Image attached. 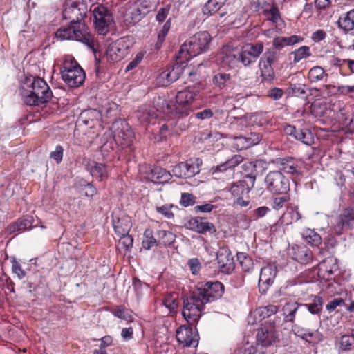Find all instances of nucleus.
I'll return each mask as SVG.
<instances>
[{"instance_id": "39", "label": "nucleus", "mask_w": 354, "mask_h": 354, "mask_svg": "<svg viewBox=\"0 0 354 354\" xmlns=\"http://www.w3.org/2000/svg\"><path fill=\"white\" fill-rule=\"evenodd\" d=\"M308 90V86L304 84H292L290 83L289 86L286 89V93L289 96L298 97L304 98L306 96V91Z\"/></svg>"}, {"instance_id": "33", "label": "nucleus", "mask_w": 354, "mask_h": 354, "mask_svg": "<svg viewBox=\"0 0 354 354\" xmlns=\"http://www.w3.org/2000/svg\"><path fill=\"white\" fill-rule=\"evenodd\" d=\"M338 259L334 256H330L325 258L319 264L318 274L324 275L326 274V271L330 269L331 271L339 270Z\"/></svg>"}, {"instance_id": "8", "label": "nucleus", "mask_w": 354, "mask_h": 354, "mask_svg": "<svg viewBox=\"0 0 354 354\" xmlns=\"http://www.w3.org/2000/svg\"><path fill=\"white\" fill-rule=\"evenodd\" d=\"M86 6L81 0H68L62 12L63 17L70 20V24L85 29L84 24L81 21L86 16Z\"/></svg>"}, {"instance_id": "27", "label": "nucleus", "mask_w": 354, "mask_h": 354, "mask_svg": "<svg viewBox=\"0 0 354 354\" xmlns=\"http://www.w3.org/2000/svg\"><path fill=\"white\" fill-rule=\"evenodd\" d=\"M176 63L169 66L166 70L170 73V76L171 77V80L174 82L176 81L179 79L180 75L183 73V72L187 69V60H184L183 58H180L178 56V52L176 53Z\"/></svg>"}, {"instance_id": "58", "label": "nucleus", "mask_w": 354, "mask_h": 354, "mask_svg": "<svg viewBox=\"0 0 354 354\" xmlns=\"http://www.w3.org/2000/svg\"><path fill=\"white\" fill-rule=\"evenodd\" d=\"M236 59L237 67L239 66V64H241L245 67H249L252 64V61L249 59L245 54V52L244 50H243L242 46L237 48Z\"/></svg>"}, {"instance_id": "45", "label": "nucleus", "mask_w": 354, "mask_h": 354, "mask_svg": "<svg viewBox=\"0 0 354 354\" xmlns=\"http://www.w3.org/2000/svg\"><path fill=\"white\" fill-rule=\"evenodd\" d=\"M171 28V18L167 19L165 24L162 26V29L158 33L157 41L154 44V49L159 50L164 41H165L166 36Z\"/></svg>"}, {"instance_id": "18", "label": "nucleus", "mask_w": 354, "mask_h": 354, "mask_svg": "<svg viewBox=\"0 0 354 354\" xmlns=\"http://www.w3.org/2000/svg\"><path fill=\"white\" fill-rule=\"evenodd\" d=\"M277 272L276 268L270 265L261 269L258 288L261 295H266L270 287L273 284Z\"/></svg>"}, {"instance_id": "17", "label": "nucleus", "mask_w": 354, "mask_h": 354, "mask_svg": "<svg viewBox=\"0 0 354 354\" xmlns=\"http://www.w3.org/2000/svg\"><path fill=\"white\" fill-rule=\"evenodd\" d=\"M354 228V207L344 209L338 216V222L334 227V232L341 235L345 230Z\"/></svg>"}, {"instance_id": "4", "label": "nucleus", "mask_w": 354, "mask_h": 354, "mask_svg": "<svg viewBox=\"0 0 354 354\" xmlns=\"http://www.w3.org/2000/svg\"><path fill=\"white\" fill-rule=\"evenodd\" d=\"M22 83L27 86V88L21 91L25 104L30 106H39L51 100L52 91L42 78L31 75H26Z\"/></svg>"}, {"instance_id": "9", "label": "nucleus", "mask_w": 354, "mask_h": 354, "mask_svg": "<svg viewBox=\"0 0 354 354\" xmlns=\"http://www.w3.org/2000/svg\"><path fill=\"white\" fill-rule=\"evenodd\" d=\"M266 187L273 194H285L290 189V182L283 174L278 170L270 171L264 180Z\"/></svg>"}, {"instance_id": "57", "label": "nucleus", "mask_w": 354, "mask_h": 354, "mask_svg": "<svg viewBox=\"0 0 354 354\" xmlns=\"http://www.w3.org/2000/svg\"><path fill=\"white\" fill-rule=\"evenodd\" d=\"M275 6L276 4L274 0H257L255 4V8L257 12L263 14Z\"/></svg>"}, {"instance_id": "11", "label": "nucleus", "mask_w": 354, "mask_h": 354, "mask_svg": "<svg viewBox=\"0 0 354 354\" xmlns=\"http://www.w3.org/2000/svg\"><path fill=\"white\" fill-rule=\"evenodd\" d=\"M203 161L199 158H189L174 166L173 175L179 178H189L198 174L201 171Z\"/></svg>"}, {"instance_id": "43", "label": "nucleus", "mask_w": 354, "mask_h": 354, "mask_svg": "<svg viewBox=\"0 0 354 354\" xmlns=\"http://www.w3.org/2000/svg\"><path fill=\"white\" fill-rule=\"evenodd\" d=\"M301 304L297 302H288L283 307L284 319L286 322H293L295 318V314L299 306Z\"/></svg>"}, {"instance_id": "2", "label": "nucleus", "mask_w": 354, "mask_h": 354, "mask_svg": "<svg viewBox=\"0 0 354 354\" xmlns=\"http://www.w3.org/2000/svg\"><path fill=\"white\" fill-rule=\"evenodd\" d=\"M224 291V285L218 281H209L197 287L183 297L182 314L185 319L190 324L198 322L205 305L221 299Z\"/></svg>"}, {"instance_id": "47", "label": "nucleus", "mask_w": 354, "mask_h": 354, "mask_svg": "<svg viewBox=\"0 0 354 354\" xmlns=\"http://www.w3.org/2000/svg\"><path fill=\"white\" fill-rule=\"evenodd\" d=\"M277 51L273 48L267 49L261 57L259 66L266 65L272 66V64L277 62Z\"/></svg>"}, {"instance_id": "59", "label": "nucleus", "mask_w": 354, "mask_h": 354, "mask_svg": "<svg viewBox=\"0 0 354 354\" xmlns=\"http://www.w3.org/2000/svg\"><path fill=\"white\" fill-rule=\"evenodd\" d=\"M174 207L172 204H165L162 206H156V210L158 213L162 214L165 217L168 219L173 218L174 214L171 211V209Z\"/></svg>"}, {"instance_id": "5", "label": "nucleus", "mask_w": 354, "mask_h": 354, "mask_svg": "<svg viewBox=\"0 0 354 354\" xmlns=\"http://www.w3.org/2000/svg\"><path fill=\"white\" fill-rule=\"evenodd\" d=\"M212 37L207 31L198 32L190 37L178 50V56L184 60L207 52L210 46Z\"/></svg>"}, {"instance_id": "49", "label": "nucleus", "mask_w": 354, "mask_h": 354, "mask_svg": "<svg viewBox=\"0 0 354 354\" xmlns=\"http://www.w3.org/2000/svg\"><path fill=\"white\" fill-rule=\"evenodd\" d=\"M267 347L257 342L255 346H251L248 348L239 349L234 354H266V348Z\"/></svg>"}, {"instance_id": "28", "label": "nucleus", "mask_w": 354, "mask_h": 354, "mask_svg": "<svg viewBox=\"0 0 354 354\" xmlns=\"http://www.w3.org/2000/svg\"><path fill=\"white\" fill-rule=\"evenodd\" d=\"M32 216L29 215L23 216L16 222L9 225L7 227V231L9 234H13L27 229H30L32 225Z\"/></svg>"}, {"instance_id": "20", "label": "nucleus", "mask_w": 354, "mask_h": 354, "mask_svg": "<svg viewBox=\"0 0 354 354\" xmlns=\"http://www.w3.org/2000/svg\"><path fill=\"white\" fill-rule=\"evenodd\" d=\"M288 256L294 261L306 265L313 259L312 251L304 245H293L288 251Z\"/></svg>"}, {"instance_id": "36", "label": "nucleus", "mask_w": 354, "mask_h": 354, "mask_svg": "<svg viewBox=\"0 0 354 354\" xmlns=\"http://www.w3.org/2000/svg\"><path fill=\"white\" fill-rule=\"evenodd\" d=\"M301 215L299 212L297 206L288 207L287 210L283 214L280 220L282 223L286 225L291 224L301 219Z\"/></svg>"}, {"instance_id": "26", "label": "nucleus", "mask_w": 354, "mask_h": 354, "mask_svg": "<svg viewBox=\"0 0 354 354\" xmlns=\"http://www.w3.org/2000/svg\"><path fill=\"white\" fill-rule=\"evenodd\" d=\"M113 225L114 230L118 236L127 235L131 228V218L127 216L113 217Z\"/></svg>"}, {"instance_id": "30", "label": "nucleus", "mask_w": 354, "mask_h": 354, "mask_svg": "<svg viewBox=\"0 0 354 354\" xmlns=\"http://www.w3.org/2000/svg\"><path fill=\"white\" fill-rule=\"evenodd\" d=\"M243 50L245 52L246 55L254 64L263 51V44L258 41L255 43H247L242 46Z\"/></svg>"}, {"instance_id": "38", "label": "nucleus", "mask_w": 354, "mask_h": 354, "mask_svg": "<svg viewBox=\"0 0 354 354\" xmlns=\"http://www.w3.org/2000/svg\"><path fill=\"white\" fill-rule=\"evenodd\" d=\"M302 237L307 243L313 247H318L322 242V236L315 230L309 228L303 231Z\"/></svg>"}, {"instance_id": "64", "label": "nucleus", "mask_w": 354, "mask_h": 354, "mask_svg": "<svg viewBox=\"0 0 354 354\" xmlns=\"http://www.w3.org/2000/svg\"><path fill=\"white\" fill-rule=\"evenodd\" d=\"M337 91L341 95H349L350 97H354V85L353 86H338Z\"/></svg>"}, {"instance_id": "51", "label": "nucleus", "mask_w": 354, "mask_h": 354, "mask_svg": "<svg viewBox=\"0 0 354 354\" xmlns=\"http://www.w3.org/2000/svg\"><path fill=\"white\" fill-rule=\"evenodd\" d=\"M157 236L159 239L158 243L164 245H169L175 240V235L169 231L158 230Z\"/></svg>"}, {"instance_id": "14", "label": "nucleus", "mask_w": 354, "mask_h": 354, "mask_svg": "<svg viewBox=\"0 0 354 354\" xmlns=\"http://www.w3.org/2000/svg\"><path fill=\"white\" fill-rule=\"evenodd\" d=\"M189 326L183 325L180 326L176 331V339L180 344L186 347H196L198 344L199 335L197 329L195 327L192 328V326L196 324H190L187 322Z\"/></svg>"}, {"instance_id": "50", "label": "nucleus", "mask_w": 354, "mask_h": 354, "mask_svg": "<svg viewBox=\"0 0 354 354\" xmlns=\"http://www.w3.org/2000/svg\"><path fill=\"white\" fill-rule=\"evenodd\" d=\"M264 17H266V19L273 24H278L279 21H281L282 19L281 17V14L277 8V5L274 6L270 10L265 12L262 14Z\"/></svg>"}, {"instance_id": "1", "label": "nucleus", "mask_w": 354, "mask_h": 354, "mask_svg": "<svg viewBox=\"0 0 354 354\" xmlns=\"http://www.w3.org/2000/svg\"><path fill=\"white\" fill-rule=\"evenodd\" d=\"M198 93L199 89L195 86H187L176 95L171 114L176 119V127L181 131L189 128V122L193 119L203 121L210 119L214 115V112L210 108L193 105Z\"/></svg>"}, {"instance_id": "24", "label": "nucleus", "mask_w": 354, "mask_h": 354, "mask_svg": "<svg viewBox=\"0 0 354 354\" xmlns=\"http://www.w3.org/2000/svg\"><path fill=\"white\" fill-rule=\"evenodd\" d=\"M86 169L99 181H104L109 176L108 166L104 163L89 160L85 165Z\"/></svg>"}, {"instance_id": "7", "label": "nucleus", "mask_w": 354, "mask_h": 354, "mask_svg": "<svg viewBox=\"0 0 354 354\" xmlns=\"http://www.w3.org/2000/svg\"><path fill=\"white\" fill-rule=\"evenodd\" d=\"M92 12L95 30L102 35H106L110 30L111 25L114 23L111 11L103 4L93 6Z\"/></svg>"}, {"instance_id": "56", "label": "nucleus", "mask_w": 354, "mask_h": 354, "mask_svg": "<svg viewBox=\"0 0 354 354\" xmlns=\"http://www.w3.org/2000/svg\"><path fill=\"white\" fill-rule=\"evenodd\" d=\"M323 340L324 335L318 330H309L307 334L306 339H305L306 342L313 345L317 344L319 342H322Z\"/></svg>"}, {"instance_id": "31", "label": "nucleus", "mask_w": 354, "mask_h": 354, "mask_svg": "<svg viewBox=\"0 0 354 354\" xmlns=\"http://www.w3.org/2000/svg\"><path fill=\"white\" fill-rule=\"evenodd\" d=\"M151 180L155 183H165L171 178V174L167 170L160 167H154L148 174Z\"/></svg>"}, {"instance_id": "23", "label": "nucleus", "mask_w": 354, "mask_h": 354, "mask_svg": "<svg viewBox=\"0 0 354 354\" xmlns=\"http://www.w3.org/2000/svg\"><path fill=\"white\" fill-rule=\"evenodd\" d=\"M262 140V135L257 132L246 133L235 138V145L239 150L248 149L259 144Z\"/></svg>"}, {"instance_id": "40", "label": "nucleus", "mask_w": 354, "mask_h": 354, "mask_svg": "<svg viewBox=\"0 0 354 354\" xmlns=\"http://www.w3.org/2000/svg\"><path fill=\"white\" fill-rule=\"evenodd\" d=\"M279 308V306L270 304L268 306H260L256 308L254 313L255 316L258 315L260 320L265 319L270 317V316L275 315Z\"/></svg>"}, {"instance_id": "3", "label": "nucleus", "mask_w": 354, "mask_h": 354, "mask_svg": "<svg viewBox=\"0 0 354 354\" xmlns=\"http://www.w3.org/2000/svg\"><path fill=\"white\" fill-rule=\"evenodd\" d=\"M266 162L263 160L247 162L243 164V168L245 174L243 179L232 183L230 192L236 198L234 205L240 207H246L250 203L248 194L254 186L258 174L266 169Z\"/></svg>"}, {"instance_id": "62", "label": "nucleus", "mask_w": 354, "mask_h": 354, "mask_svg": "<svg viewBox=\"0 0 354 354\" xmlns=\"http://www.w3.org/2000/svg\"><path fill=\"white\" fill-rule=\"evenodd\" d=\"M196 197L190 193H183L180 201V204L183 207L192 206L195 204Z\"/></svg>"}, {"instance_id": "44", "label": "nucleus", "mask_w": 354, "mask_h": 354, "mask_svg": "<svg viewBox=\"0 0 354 354\" xmlns=\"http://www.w3.org/2000/svg\"><path fill=\"white\" fill-rule=\"evenodd\" d=\"M236 257L237 261L244 272H248L253 269V260L248 254L245 252H238L236 254Z\"/></svg>"}, {"instance_id": "63", "label": "nucleus", "mask_w": 354, "mask_h": 354, "mask_svg": "<svg viewBox=\"0 0 354 354\" xmlns=\"http://www.w3.org/2000/svg\"><path fill=\"white\" fill-rule=\"evenodd\" d=\"M119 244H120L126 251H129L133 247V238L129 234L120 236Z\"/></svg>"}, {"instance_id": "52", "label": "nucleus", "mask_w": 354, "mask_h": 354, "mask_svg": "<svg viewBox=\"0 0 354 354\" xmlns=\"http://www.w3.org/2000/svg\"><path fill=\"white\" fill-rule=\"evenodd\" d=\"M145 239L142 242V245L145 250H149L153 246H156L159 243L153 236V232L151 230H146L144 232Z\"/></svg>"}, {"instance_id": "19", "label": "nucleus", "mask_w": 354, "mask_h": 354, "mask_svg": "<svg viewBox=\"0 0 354 354\" xmlns=\"http://www.w3.org/2000/svg\"><path fill=\"white\" fill-rule=\"evenodd\" d=\"M185 225L187 229L198 234H205L208 232L212 234L216 232L214 225L201 216L191 218Z\"/></svg>"}, {"instance_id": "54", "label": "nucleus", "mask_w": 354, "mask_h": 354, "mask_svg": "<svg viewBox=\"0 0 354 354\" xmlns=\"http://www.w3.org/2000/svg\"><path fill=\"white\" fill-rule=\"evenodd\" d=\"M96 114L97 112L95 110H85L81 113L78 122H82L84 124L92 127L94 125L93 118L92 117Z\"/></svg>"}, {"instance_id": "29", "label": "nucleus", "mask_w": 354, "mask_h": 354, "mask_svg": "<svg viewBox=\"0 0 354 354\" xmlns=\"http://www.w3.org/2000/svg\"><path fill=\"white\" fill-rule=\"evenodd\" d=\"M136 8L132 11V19L134 21H140L147 15L153 4V0H138Z\"/></svg>"}, {"instance_id": "16", "label": "nucleus", "mask_w": 354, "mask_h": 354, "mask_svg": "<svg viewBox=\"0 0 354 354\" xmlns=\"http://www.w3.org/2000/svg\"><path fill=\"white\" fill-rule=\"evenodd\" d=\"M216 261L219 272L230 274L234 269V258L227 246L221 247L216 253Z\"/></svg>"}, {"instance_id": "55", "label": "nucleus", "mask_w": 354, "mask_h": 354, "mask_svg": "<svg viewBox=\"0 0 354 354\" xmlns=\"http://www.w3.org/2000/svg\"><path fill=\"white\" fill-rule=\"evenodd\" d=\"M294 55L293 62L295 64L298 63L302 59L311 56V53L308 46H303L291 53Z\"/></svg>"}, {"instance_id": "42", "label": "nucleus", "mask_w": 354, "mask_h": 354, "mask_svg": "<svg viewBox=\"0 0 354 354\" xmlns=\"http://www.w3.org/2000/svg\"><path fill=\"white\" fill-rule=\"evenodd\" d=\"M43 279L44 277L39 271L32 272L31 274L28 275L27 283L30 288V292L36 293L37 289L42 283Z\"/></svg>"}, {"instance_id": "48", "label": "nucleus", "mask_w": 354, "mask_h": 354, "mask_svg": "<svg viewBox=\"0 0 354 354\" xmlns=\"http://www.w3.org/2000/svg\"><path fill=\"white\" fill-rule=\"evenodd\" d=\"M223 6L215 0H208L202 7V13L204 16L209 17L217 12Z\"/></svg>"}, {"instance_id": "32", "label": "nucleus", "mask_w": 354, "mask_h": 354, "mask_svg": "<svg viewBox=\"0 0 354 354\" xmlns=\"http://www.w3.org/2000/svg\"><path fill=\"white\" fill-rule=\"evenodd\" d=\"M337 26L345 32L354 29V8L339 16Z\"/></svg>"}, {"instance_id": "41", "label": "nucleus", "mask_w": 354, "mask_h": 354, "mask_svg": "<svg viewBox=\"0 0 354 354\" xmlns=\"http://www.w3.org/2000/svg\"><path fill=\"white\" fill-rule=\"evenodd\" d=\"M231 75L226 73H217L212 78L213 84L220 89H223L230 86L231 84Z\"/></svg>"}, {"instance_id": "35", "label": "nucleus", "mask_w": 354, "mask_h": 354, "mask_svg": "<svg viewBox=\"0 0 354 354\" xmlns=\"http://www.w3.org/2000/svg\"><path fill=\"white\" fill-rule=\"evenodd\" d=\"M324 305V299L319 295H312L311 302L301 304L306 307L312 315H320Z\"/></svg>"}, {"instance_id": "21", "label": "nucleus", "mask_w": 354, "mask_h": 354, "mask_svg": "<svg viewBox=\"0 0 354 354\" xmlns=\"http://www.w3.org/2000/svg\"><path fill=\"white\" fill-rule=\"evenodd\" d=\"M127 53L128 47L120 39L111 42L106 50L107 60L113 63L120 61Z\"/></svg>"}, {"instance_id": "46", "label": "nucleus", "mask_w": 354, "mask_h": 354, "mask_svg": "<svg viewBox=\"0 0 354 354\" xmlns=\"http://www.w3.org/2000/svg\"><path fill=\"white\" fill-rule=\"evenodd\" d=\"M261 71V83H272L275 79V73L272 66L261 65L259 66Z\"/></svg>"}, {"instance_id": "22", "label": "nucleus", "mask_w": 354, "mask_h": 354, "mask_svg": "<svg viewBox=\"0 0 354 354\" xmlns=\"http://www.w3.org/2000/svg\"><path fill=\"white\" fill-rule=\"evenodd\" d=\"M237 48L230 45L224 46L218 54V61L223 66L230 68H237Z\"/></svg>"}, {"instance_id": "6", "label": "nucleus", "mask_w": 354, "mask_h": 354, "mask_svg": "<svg viewBox=\"0 0 354 354\" xmlns=\"http://www.w3.org/2000/svg\"><path fill=\"white\" fill-rule=\"evenodd\" d=\"M60 73L64 82L71 88H77L85 80L84 70L75 60H66L61 66Z\"/></svg>"}, {"instance_id": "12", "label": "nucleus", "mask_w": 354, "mask_h": 354, "mask_svg": "<svg viewBox=\"0 0 354 354\" xmlns=\"http://www.w3.org/2000/svg\"><path fill=\"white\" fill-rule=\"evenodd\" d=\"M279 318L273 321H266L257 330V341L264 346H270L278 341V335L275 329L276 322Z\"/></svg>"}, {"instance_id": "15", "label": "nucleus", "mask_w": 354, "mask_h": 354, "mask_svg": "<svg viewBox=\"0 0 354 354\" xmlns=\"http://www.w3.org/2000/svg\"><path fill=\"white\" fill-rule=\"evenodd\" d=\"M279 171L299 176L301 175V160L292 156L277 157L271 161Z\"/></svg>"}, {"instance_id": "34", "label": "nucleus", "mask_w": 354, "mask_h": 354, "mask_svg": "<svg viewBox=\"0 0 354 354\" xmlns=\"http://www.w3.org/2000/svg\"><path fill=\"white\" fill-rule=\"evenodd\" d=\"M328 77V74L319 66H315L311 68L307 75V78L310 83H315L324 80L326 82Z\"/></svg>"}, {"instance_id": "25", "label": "nucleus", "mask_w": 354, "mask_h": 354, "mask_svg": "<svg viewBox=\"0 0 354 354\" xmlns=\"http://www.w3.org/2000/svg\"><path fill=\"white\" fill-rule=\"evenodd\" d=\"M303 40L304 38L298 35H292L290 37L279 36L272 40V48L277 52L280 51L286 46H292Z\"/></svg>"}, {"instance_id": "10", "label": "nucleus", "mask_w": 354, "mask_h": 354, "mask_svg": "<svg viewBox=\"0 0 354 354\" xmlns=\"http://www.w3.org/2000/svg\"><path fill=\"white\" fill-rule=\"evenodd\" d=\"M55 36L61 40H76L87 45L92 41L91 35L85 29L80 28L78 24H70L66 27H61L55 32Z\"/></svg>"}, {"instance_id": "61", "label": "nucleus", "mask_w": 354, "mask_h": 354, "mask_svg": "<svg viewBox=\"0 0 354 354\" xmlns=\"http://www.w3.org/2000/svg\"><path fill=\"white\" fill-rule=\"evenodd\" d=\"M324 250L329 254L333 252V250L337 246V241L333 235H328L324 239Z\"/></svg>"}, {"instance_id": "60", "label": "nucleus", "mask_w": 354, "mask_h": 354, "mask_svg": "<svg viewBox=\"0 0 354 354\" xmlns=\"http://www.w3.org/2000/svg\"><path fill=\"white\" fill-rule=\"evenodd\" d=\"M112 313L115 317H117L120 319H124V320H126L128 322L133 321L132 316L126 313L125 308L122 305L116 306V308L113 311H112Z\"/></svg>"}, {"instance_id": "13", "label": "nucleus", "mask_w": 354, "mask_h": 354, "mask_svg": "<svg viewBox=\"0 0 354 354\" xmlns=\"http://www.w3.org/2000/svg\"><path fill=\"white\" fill-rule=\"evenodd\" d=\"M121 127H118L113 136V140L121 146L126 154H129L133 149L132 147L134 140V133L127 123L120 122Z\"/></svg>"}, {"instance_id": "37", "label": "nucleus", "mask_w": 354, "mask_h": 354, "mask_svg": "<svg viewBox=\"0 0 354 354\" xmlns=\"http://www.w3.org/2000/svg\"><path fill=\"white\" fill-rule=\"evenodd\" d=\"M292 138L308 146L314 142L313 134L308 129L296 128L295 133H294Z\"/></svg>"}, {"instance_id": "53", "label": "nucleus", "mask_w": 354, "mask_h": 354, "mask_svg": "<svg viewBox=\"0 0 354 354\" xmlns=\"http://www.w3.org/2000/svg\"><path fill=\"white\" fill-rule=\"evenodd\" d=\"M339 348L342 351H348L354 348V334L344 335L339 339Z\"/></svg>"}]
</instances>
